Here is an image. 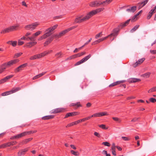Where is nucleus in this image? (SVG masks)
Returning a JSON list of instances; mask_svg holds the SVG:
<instances>
[{
    "label": "nucleus",
    "instance_id": "obj_1",
    "mask_svg": "<svg viewBox=\"0 0 156 156\" xmlns=\"http://www.w3.org/2000/svg\"><path fill=\"white\" fill-rule=\"evenodd\" d=\"M19 26H10L7 28L5 29L1 32V34H4L6 33H9L14 31L16 30H18V28Z\"/></svg>",
    "mask_w": 156,
    "mask_h": 156
},
{
    "label": "nucleus",
    "instance_id": "obj_2",
    "mask_svg": "<svg viewBox=\"0 0 156 156\" xmlns=\"http://www.w3.org/2000/svg\"><path fill=\"white\" fill-rule=\"evenodd\" d=\"M39 24L38 23L35 22L31 24L27 25L25 27V28L27 30H33L35 29Z\"/></svg>",
    "mask_w": 156,
    "mask_h": 156
},
{
    "label": "nucleus",
    "instance_id": "obj_3",
    "mask_svg": "<svg viewBox=\"0 0 156 156\" xmlns=\"http://www.w3.org/2000/svg\"><path fill=\"white\" fill-rule=\"evenodd\" d=\"M97 13L98 9H96L92 10L87 13L84 18L85 19H86V20L90 18L91 17L97 14Z\"/></svg>",
    "mask_w": 156,
    "mask_h": 156
},
{
    "label": "nucleus",
    "instance_id": "obj_4",
    "mask_svg": "<svg viewBox=\"0 0 156 156\" xmlns=\"http://www.w3.org/2000/svg\"><path fill=\"white\" fill-rule=\"evenodd\" d=\"M91 55L89 54L88 55L85 56V57L82 58L81 60L76 62L75 64V66H76L79 65L88 60L91 57Z\"/></svg>",
    "mask_w": 156,
    "mask_h": 156
},
{
    "label": "nucleus",
    "instance_id": "obj_5",
    "mask_svg": "<svg viewBox=\"0 0 156 156\" xmlns=\"http://www.w3.org/2000/svg\"><path fill=\"white\" fill-rule=\"evenodd\" d=\"M27 66L28 64L27 63H25L23 64L15 69H14V72L15 73L19 72L20 71L23 70Z\"/></svg>",
    "mask_w": 156,
    "mask_h": 156
},
{
    "label": "nucleus",
    "instance_id": "obj_6",
    "mask_svg": "<svg viewBox=\"0 0 156 156\" xmlns=\"http://www.w3.org/2000/svg\"><path fill=\"white\" fill-rule=\"evenodd\" d=\"M65 109L64 108H58L51 110V114H56L60 113L65 111Z\"/></svg>",
    "mask_w": 156,
    "mask_h": 156
},
{
    "label": "nucleus",
    "instance_id": "obj_7",
    "mask_svg": "<svg viewBox=\"0 0 156 156\" xmlns=\"http://www.w3.org/2000/svg\"><path fill=\"white\" fill-rule=\"evenodd\" d=\"M79 113V112H76L68 113L65 115L64 119H66L69 117L73 116L78 115Z\"/></svg>",
    "mask_w": 156,
    "mask_h": 156
},
{
    "label": "nucleus",
    "instance_id": "obj_8",
    "mask_svg": "<svg viewBox=\"0 0 156 156\" xmlns=\"http://www.w3.org/2000/svg\"><path fill=\"white\" fill-rule=\"evenodd\" d=\"M19 61V60L18 59L11 60L6 63V64L8 67H10L18 62Z\"/></svg>",
    "mask_w": 156,
    "mask_h": 156
},
{
    "label": "nucleus",
    "instance_id": "obj_9",
    "mask_svg": "<svg viewBox=\"0 0 156 156\" xmlns=\"http://www.w3.org/2000/svg\"><path fill=\"white\" fill-rule=\"evenodd\" d=\"M145 58H142L140 59H139L138 61L136 62L133 65V66L134 67H136L138 66V65L142 63L145 60Z\"/></svg>",
    "mask_w": 156,
    "mask_h": 156
},
{
    "label": "nucleus",
    "instance_id": "obj_10",
    "mask_svg": "<svg viewBox=\"0 0 156 156\" xmlns=\"http://www.w3.org/2000/svg\"><path fill=\"white\" fill-rule=\"evenodd\" d=\"M121 28H119L118 27H118L116 28L115 29H114L113 30V32L110 35H108L109 37H111L112 36H116L118 34V33L119 32V30L121 29Z\"/></svg>",
    "mask_w": 156,
    "mask_h": 156
},
{
    "label": "nucleus",
    "instance_id": "obj_11",
    "mask_svg": "<svg viewBox=\"0 0 156 156\" xmlns=\"http://www.w3.org/2000/svg\"><path fill=\"white\" fill-rule=\"evenodd\" d=\"M13 76V75H10L6 76L0 80V84L4 83L7 80Z\"/></svg>",
    "mask_w": 156,
    "mask_h": 156
},
{
    "label": "nucleus",
    "instance_id": "obj_12",
    "mask_svg": "<svg viewBox=\"0 0 156 156\" xmlns=\"http://www.w3.org/2000/svg\"><path fill=\"white\" fill-rule=\"evenodd\" d=\"M140 81L141 80L140 79L134 78H130L128 80V82L129 83H135Z\"/></svg>",
    "mask_w": 156,
    "mask_h": 156
},
{
    "label": "nucleus",
    "instance_id": "obj_13",
    "mask_svg": "<svg viewBox=\"0 0 156 156\" xmlns=\"http://www.w3.org/2000/svg\"><path fill=\"white\" fill-rule=\"evenodd\" d=\"M126 81L125 80H121V81H116V82L110 84L109 85V87H114L115 86H116L120 84L123 83H124Z\"/></svg>",
    "mask_w": 156,
    "mask_h": 156
},
{
    "label": "nucleus",
    "instance_id": "obj_14",
    "mask_svg": "<svg viewBox=\"0 0 156 156\" xmlns=\"http://www.w3.org/2000/svg\"><path fill=\"white\" fill-rule=\"evenodd\" d=\"M130 20V19H129L124 23H121L118 26V27L121 28H122L126 26L129 24Z\"/></svg>",
    "mask_w": 156,
    "mask_h": 156
},
{
    "label": "nucleus",
    "instance_id": "obj_15",
    "mask_svg": "<svg viewBox=\"0 0 156 156\" xmlns=\"http://www.w3.org/2000/svg\"><path fill=\"white\" fill-rule=\"evenodd\" d=\"M28 151V149L27 148H25L24 149H22L20 150L18 153V156H22L23 155H24L26 154V152Z\"/></svg>",
    "mask_w": 156,
    "mask_h": 156
},
{
    "label": "nucleus",
    "instance_id": "obj_16",
    "mask_svg": "<svg viewBox=\"0 0 156 156\" xmlns=\"http://www.w3.org/2000/svg\"><path fill=\"white\" fill-rule=\"evenodd\" d=\"M53 35L51 36L50 37L48 38L47 41L44 42V46H45L50 44L53 41Z\"/></svg>",
    "mask_w": 156,
    "mask_h": 156
},
{
    "label": "nucleus",
    "instance_id": "obj_17",
    "mask_svg": "<svg viewBox=\"0 0 156 156\" xmlns=\"http://www.w3.org/2000/svg\"><path fill=\"white\" fill-rule=\"evenodd\" d=\"M37 43V42L34 41L27 43L25 45V47L30 48L34 45L36 44Z\"/></svg>",
    "mask_w": 156,
    "mask_h": 156
},
{
    "label": "nucleus",
    "instance_id": "obj_18",
    "mask_svg": "<svg viewBox=\"0 0 156 156\" xmlns=\"http://www.w3.org/2000/svg\"><path fill=\"white\" fill-rule=\"evenodd\" d=\"M86 21L84 17L83 18H81V17H78L76 18L75 20V22L76 23H81Z\"/></svg>",
    "mask_w": 156,
    "mask_h": 156
},
{
    "label": "nucleus",
    "instance_id": "obj_19",
    "mask_svg": "<svg viewBox=\"0 0 156 156\" xmlns=\"http://www.w3.org/2000/svg\"><path fill=\"white\" fill-rule=\"evenodd\" d=\"M42 57L41 54H38L31 56L30 59L31 60H34L35 59L39 58Z\"/></svg>",
    "mask_w": 156,
    "mask_h": 156
},
{
    "label": "nucleus",
    "instance_id": "obj_20",
    "mask_svg": "<svg viewBox=\"0 0 156 156\" xmlns=\"http://www.w3.org/2000/svg\"><path fill=\"white\" fill-rule=\"evenodd\" d=\"M54 30L53 28L52 27H50L46 30V34H48V37L50 36L51 34V32Z\"/></svg>",
    "mask_w": 156,
    "mask_h": 156
},
{
    "label": "nucleus",
    "instance_id": "obj_21",
    "mask_svg": "<svg viewBox=\"0 0 156 156\" xmlns=\"http://www.w3.org/2000/svg\"><path fill=\"white\" fill-rule=\"evenodd\" d=\"M37 132V130L30 131L24 132L22 133L23 136H25L27 135H30L32 133H34Z\"/></svg>",
    "mask_w": 156,
    "mask_h": 156
},
{
    "label": "nucleus",
    "instance_id": "obj_22",
    "mask_svg": "<svg viewBox=\"0 0 156 156\" xmlns=\"http://www.w3.org/2000/svg\"><path fill=\"white\" fill-rule=\"evenodd\" d=\"M52 52V50H48V51H46L42 53H41V55L42 57H43L44 56L48 55L51 53Z\"/></svg>",
    "mask_w": 156,
    "mask_h": 156
},
{
    "label": "nucleus",
    "instance_id": "obj_23",
    "mask_svg": "<svg viewBox=\"0 0 156 156\" xmlns=\"http://www.w3.org/2000/svg\"><path fill=\"white\" fill-rule=\"evenodd\" d=\"M54 117V115H47L42 118V119L44 120H49L53 119Z\"/></svg>",
    "mask_w": 156,
    "mask_h": 156
},
{
    "label": "nucleus",
    "instance_id": "obj_24",
    "mask_svg": "<svg viewBox=\"0 0 156 156\" xmlns=\"http://www.w3.org/2000/svg\"><path fill=\"white\" fill-rule=\"evenodd\" d=\"M7 67H8V66H7L6 63L2 64L0 68V71L1 72V73H2Z\"/></svg>",
    "mask_w": 156,
    "mask_h": 156
},
{
    "label": "nucleus",
    "instance_id": "obj_25",
    "mask_svg": "<svg viewBox=\"0 0 156 156\" xmlns=\"http://www.w3.org/2000/svg\"><path fill=\"white\" fill-rule=\"evenodd\" d=\"M136 10V6H133L130 9H126V11L128 12H134Z\"/></svg>",
    "mask_w": 156,
    "mask_h": 156
},
{
    "label": "nucleus",
    "instance_id": "obj_26",
    "mask_svg": "<svg viewBox=\"0 0 156 156\" xmlns=\"http://www.w3.org/2000/svg\"><path fill=\"white\" fill-rule=\"evenodd\" d=\"M22 137H23L22 133L18 134L16 135L12 136L10 138L11 139H18Z\"/></svg>",
    "mask_w": 156,
    "mask_h": 156
},
{
    "label": "nucleus",
    "instance_id": "obj_27",
    "mask_svg": "<svg viewBox=\"0 0 156 156\" xmlns=\"http://www.w3.org/2000/svg\"><path fill=\"white\" fill-rule=\"evenodd\" d=\"M7 44L12 45L13 47H15L17 44L16 41H9L7 42Z\"/></svg>",
    "mask_w": 156,
    "mask_h": 156
},
{
    "label": "nucleus",
    "instance_id": "obj_28",
    "mask_svg": "<svg viewBox=\"0 0 156 156\" xmlns=\"http://www.w3.org/2000/svg\"><path fill=\"white\" fill-rule=\"evenodd\" d=\"M89 5L90 7H95L97 5L98 2L97 1H95L94 2H91L89 3Z\"/></svg>",
    "mask_w": 156,
    "mask_h": 156
},
{
    "label": "nucleus",
    "instance_id": "obj_29",
    "mask_svg": "<svg viewBox=\"0 0 156 156\" xmlns=\"http://www.w3.org/2000/svg\"><path fill=\"white\" fill-rule=\"evenodd\" d=\"M154 10L152 9L149 12L148 15L147 16V19L148 20L150 19L152 16L153 13H154Z\"/></svg>",
    "mask_w": 156,
    "mask_h": 156
},
{
    "label": "nucleus",
    "instance_id": "obj_30",
    "mask_svg": "<svg viewBox=\"0 0 156 156\" xmlns=\"http://www.w3.org/2000/svg\"><path fill=\"white\" fill-rule=\"evenodd\" d=\"M48 34L45 33L42 36L40 37L38 39L39 41H41L43 39H45L48 37Z\"/></svg>",
    "mask_w": 156,
    "mask_h": 156
},
{
    "label": "nucleus",
    "instance_id": "obj_31",
    "mask_svg": "<svg viewBox=\"0 0 156 156\" xmlns=\"http://www.w3.org/2000/svg\"><path fill=\"white\" fill-rule=\"evenodd\" d=\"M108 115V113L106 112H98V117L102 116L104 115Z\"/></svg>",
    "mask_w": 156,
    "mask_h": 156
},
{
    "label": "nucleus",
    "instance_id": "obj_32",
    "mask_svg": "<svg viewBox=\"0 0 156 156\" xmlns=\"http://www.w3.org/2000/svg\"><path fill=\"white\" fill-rule=\"evenodd\" d=\"M70 106H76L77 107H80L82 106L80 104V102H77L76 103H71L70 104Z\"/></svg>",
    "mask_w": 156,
    "mask_h": 156
},
{
    "label": "nucleus",
    "instance_id": "obj_33",
    "mask_svg": "<svg viewBox=\"0 0 156 156\" xmlns=\"http://www.w3.org/2000/svg\"><path fill=\"white\" fill-rule=\"evenodd\" d=\"M45 73H41L37 75H36L33 78V79L35 80L38 78H39L44 75L45 74Z\"/></svg>",
    "mask_w": 156,
    "mask_h": 156
},
{
    "label": "nucleus",
    "instance_id": "obj_34",
    "mask_svg": "<svg viewBox=\"0 0 156 156\" xmlns=\"http://www.w3.org/2000/svg\"><path fill=\"white\" fill-rule=\"evenodd\" d=\"M21 89V88L20 87H16L15 88H13L11 90L12 94L15 93L18 91L20 90Z\"/></svg>",
    "mask_w": 156,
    "mask_h": 156
},
{
    "label": "nucleus",
    "instance_id": "obj_35",
    "mask_svg": "<svg viewBox=\"0 0 156 156\" xmlns=\"http://www.w3.org/2000/svg\"><path fill=\"white\" fill-rule=\"evenodd\" d=\"M139 25H137L135 26L131 30L130 32L131 33H133L139 27Z\"/></svg>",
    "mask_w": 156,
    "mask_h": 156
},
{
    "label": "nucleus",
    "instance_id": "obj_36",
    "mask_svg": "<svg viewBox=\"0 0 156 156\" xmlns=\"http://www.w3.org/2000/svg\"><path fill=\"white\" fill-rule=\"evenodd\" d=\"M11 90L7 91L2 93L1 94V95L2 96H5L6 95H9L11 94H12Z\"/></svg>",
    "mask_w": 156,
    "mask_h": 156
},
{
    "label": "nucleus",
    "instance_id": "obj_37",
    "mask_svg": "<svg viewBox=\"0 0 156 156\" xmlns=\"http://www.w3.org/2000/svg\"><path fill=\"white\" fill-rule=\"evenodd\" d=\"M33 139L32 138H30L27 139H26L24 140L23 141V144H26L28 142L31 141Z\"/></svg>",
    "mask_w": 156,
    "mask_h": 156
},
{
    "label": "nucleus",
    "instance_id": "obj_38",
    "mask_svg": "<svg viewBox=\"0 0 156 156\" xmlns=\"http://www.w3.org/2000/svg\"><path fill=\"white\" fill-rule=\"evenodd\" d=\"M70 152L72 154L75 156H79L80 155V153L78 151H75L73 150H71Z\"/></svg>",
    "mask_w": 156,
    "mask_h": 156
},
{
    "label": "nucleus",
    "instance_id": "obj_39",
    "mask_svg": "<svg viewBox=\"0 0 156 156\" xmlns=\"http://www.w3.org/2000/svg\"><path fill=\"white\" fill-rule=\"evenodd\" d=\"M62 55V53L61 52H59L55 55V56L57 58H60L61 57V55Z\"/></svg>",
    "mask_w": 156,
    "mask_h": 156
},
{
    "label": "nucleus",
    "instance_id": "obj_40",
    "mask_svg": "<svg viewBox=\"0 0 156 156\" xmlns=\"http://www.w3.org/2000/svg\"><path fill=\"white\" fill-rule=\"evenodd\" d=\"M77 27L76 26H74L72 27H69L66 29V31L67 32H68L69 31H70V30L76 28Z\"/></svg>",
    "mask_w": 156,
    "mask_h": 156
},
{
    "label": "nucleus",
    "instance_id": "obj_41",
    "mask_svg": "<svg viewBox=\"0 0 156 156\" xmlns=\"http://www.w3.org/2000/svg\"><path fill=\"white\" fill-rule=\"evenodd\" d=\"M108 37H109V36L108 35V36L105 37L104 38H101L98 39V43L100 42L107 39Z\"/></svg>",
    "mask_w": 156,
    "mask_h": 156
},
{
    "label": "nucleus",
    "instance_id": "obj_42",
    "mask_svg": "<svg viewBox=\"0 0 156 156\" xmlns=\"http://www.w3.org/2000/svg\"><path fill=\"white\" fill-rule=\"evenodd\" d=\"M98 126L103 129H108V128L106 127L105 125L104 124L98 125Z\"/></svg>",
    "mask_w": 156,
    "mask_h": 156
},
{
    "label": "nucleus",
    "instance_id": "obj_43",
    "mask_svg": "<svg viewBox=\"0 0 156 156\" xmlns=\"http://www.w3.org/2000/svg\"><path fill=\"white\" fill-rule=\"evenodd\" d=\"M28 38V41L30 40L31 41H34L35 40V37L33 35H32V36L31 37H27Z\"/></svg>",
    "mask_w": 156,
    "mask_h": 156
},
{
    "label": "nucleus",
    "instance_id": "obj_44",
    "mask_svg": "<svg viewBox=\"0 0 156 156\" xmlns=\"http://www.w3.org/2000/svg\"><path fill=\"white\" fill-rule=\"evenodd\" d=\"M86 54L85 51H83L82 52L79 53L77 54L78 57H80L82 55H85Z\"/></svg>",
    "mask_w": 156,
    "mask_h": 156
},
{
    "label": "nucleus",
    "instance_id": "obj_45",
    "mask_svg": "<svg viewBox=\"0 0 156 156\" xmlns=\"http://www.w3.org/2000/svg\"><path fill=\"white\" fill-rule=\"evenodd\" d=\"M112 119L118 122H121V119L117 117H113Z\"/></svg>",
    "mask_w": 156,
    "mask_h": 156
},
{
    "label": "nucleus",
    "instance_id": "obj_46",
    "mask_svg": "<svg viewBox=\"0 0 156 156\" xmlns=\"http://www.w3.org/2000/svg\"><path fill=\"white\" fill-rule=\"evenodd\" d=\"M76 125V123L75 122H71L68 124L66 126V127H69L75 125Z\"/></svg>",
    "mask_w": 156,
    "mask_h": 156
},
{
    "label": "nucleus",
    "instance_id": "obj_47",
    "mask_svg": "<svg viewBox=\"0 0 156 156\" xmlns=\"http://www.w3.org/2000/svg\"><path fill=\"white\" fill-rule=\"evenodd\" d=\"M149 0H145L142 2H140L141 4H143L142 6H145L148 2Z\"/></svg>",
    "mask_w": 156,
    "mask_h": 156
},
{
    "label": "nucleus",
    "instance_id": "obj_48",
    "mask_svg": "<svg viewBox=\"0 0 156 156\" xmlns=\"http://www.w3.org/2000/svg\"><path fill=\"white\" fill-rule=\"evenodd\" d=\"M42 32L41 31H38L33 34L34 36L35 37H36L38 36Z\"/></svg>",
    "mask_w": 156,
    "mask_h": 156
},
{
    "label": "nucleus",
    "instance_id": "obj_49",
    "mask_svg": "<svg viewBox=\"0 0 156 156\" xmlns=\"http://www.w3.org/2000/svg\"><path fill=\"white\" fill-rule=\"evenodd\" d=\"M102 144L108 147H109L110 145V143L108 142H103L102 143Z\"/></svg>",
    "mask_w": 156,
    "mask_h": 156
},
{
    "label": "nucleus",
    "instance_id": "obj_50",
    "mask_svg": "<svg viewBox=\"0 0 156 156\" xmlns=\"http://www.w3.org/2000/svg\"><path fill=\"white\" fill-rule=\"evenodd\" d=\"M140 119V117H138V118L135 117V118H133L131 120V122H135L136 121H138V120Z\"/></svg>",
    "mask_w": 156,
    "mask_h": 156
},
{
    "label": "nucleus",
    "instance_id": "obj_51",
    "mask_svg": "<svg viewBox=\"0 0 156 156\" xmlns=\"http://www.w3.org/2000/svg\"><path fill=\"white\" fill-rule=\"evenodd\" d=\"M149 101L151 102L154 103L156 102V99L154 98H151L149 99Z\"/></svg>",
    "mask_w": 156,
    "mask_h": 156
},
{
    "label": "nucleus",
    "instance_id": "obj_52",
    "mask_svg": "<svg viewBox=\"0 0 156 156\" xmlns=\"http://www.w3.org/2000/svg\"><path fill=\"white\" fill-rule=\"evenodd\" d=\"M22 53L20 52L16 53L14 56L15 58H17L20 57L21 55L22 54Z\"/></svg>",
    "mask_w": 156,
    "mask_h": 156
},
{
    "label": "nucleus",
    "instance_id": "obj_53",
    "mask_svg": "<svg viewBox=\"0 0 156 156\" xmlns=\"http://www.w3.org/2000/svg\"><path fill=\"white\" fill-rule=\"evenodd\" d=\"M150 74V73H144L143 75V76L144 77H146V78H148L149 77Z\"/></svg>",
    "mask_w": 156,
    "mask_h": 156
},
{
    "label": "nucleus",
    "instance_id": "obj_54",
    "mask_svg": "<svg viewBox=\"0 0 156 156\" xmlns=\"http://www.w3.org/2000/svg\"><path fill=\"white\" fill-rule=\"evenodd\" d=\"M67 33V32L66 31V30H65L62 31V32H60L59 33V34L61 35V37H62V36L63 35H64V34H66Z\"/></svg>",
    "mask_w": 156,
    "mask_h": 156
},
{
    "label": "nucleus",
    "instance_id": "obj_55",
    "mask_svg": "<svg viewBox=\"0 0 156 156\" xmlns=\"http://www.w3.org/2000/svg\"><path fill=\"white\" fill-rule=\"evenodd\" d=\"M155 91L154 87H153L148 90V93H151Z\"/></svg>",
    "mask_w": 156,
    "mask_h": 156
},
{
    "label": "nucleus",
    "instance_id": "obj_56",
    "mask_svg": "<svg viewBox=\"0 0 156 156\" xmlns=\"http://www.w3.org/2000/svg\"><path fill=\"white\" fill-rule=\"evenodd\" d=\"M143 4H140V2L138 3V4L137 5V6H138V8L139 9H141L142 7H143L144 6H142Z\"/></svg>",
    "mask_w": 156,
    "mask_h": 156
},
{
    "label": "nucleus",
    "instance_id": "obj_57",
    "mask_svg": "<svg viewBox=\"0 0 156 156\" xmlns=\"http://www.w3.org/2000/svg\"><path fill=\"white\" fill-rule=\"evenodd\" d=\"M24 43V42L23 41H21L20 40H19L18 41V45H22Z\"/></svg>",
    "mask_w": 156,
    "mask_h": 156
},
{
    "label": "nucleus",
    "instance_id": "obj_58",
    "mask_svg": "<svg viewBox=\"0 0 156 156\" xmlns=\"http://www.w3.org/2000/svg\"><path fill=\"white\" fill-rule=\"evenodd\" d=\"M0 146L1 149L4 148L6 147L5 143L0 145Z\"/></svg>",
    "mask_w": 156,
    "mask_h": 156
},
{
    "label": "nucleus",
    "instance_id": "obj_59",
    "mask_svg": "<svg viewBox=\"0 0 156 156\" xmlns=\"http://www.w3.org/2000/svg\"><path fill=\"white\" fill-rule=\"evenodd\" d=\"M21 40H26L27 41H28V38H27V37L26 36H23L21 38Z\"/></svg>",
    "mask_w": 156,
    "mask_h": 156
},
{
    "label": "nucleus",
    "instance_id": "obj_60",
    "mask_svg": "<svg viewBox=\"0 0 156 156\" xmlns=\"http://www.w3.org/2000/svg\"><path fill=\"white\" fill-rule=\"evenodd\" d=\"M71 56L72 57V58L73 59L78 57L77 54L72 55H71Z\"/></svg>",
    "mask_w": 156,
    "mask_h": 156
},
{
    "label": "nucleus",
    "instance_id": "obj_61",
    "mask_svg": "<svg viewBox=\"0 0 156 156\" xmlns=\"http://www.w3.org/2000/svg\"><path fill=\"white\" fill-rule=\"evenodd\" d=\"M104 9V8L103 7H101L98 8V12H101L103 11Z\"/></svg>",
    "mask_w": 156,
    "mask_h": 156
},
{
    "label": "nucleus",
    "instance_id": "obj_62",
    "mask_svg": "<svg viewBox=\"0 0 156 156\" xmlns=\"http://www.w3.org/2000/svg\"><path fill=\"white\" fill-rule=\"evenodd\" d=\"M5 144L6 145V147H10L11 146L10 142H9Z\"/></svg>",
    "mask_w": 156,
    "mask_h": 156
},
{
    "label": "nucleus",
    "instance_id": "obj_63",
    "mask_svg": "<svg viewBox=\"0 0 156 156\" xmlns=\"http://www.w3.org/2000/svg\"><path fill=\"white\" fill-rule=\"evenodd\" d=\"M122 138L124 140H129V139L128 137H125V136H122Z\"/></svg>",
    "mask_w": 156,
    "mask_h": 156
},
{
    "label": "nucleus",
    "instance_id": "obj_64",
    "mask_svg": "<svg viewBox=\"0 0 156 156\" xmlns=\"http://www.w3.org/2000/svg\"><path fill=\"white\" fill-rule=\"evenodd\" d=\"M150 52L153 54H156V50H151Z\"/></svg>",
    "mask_w": 156,
    "mask_h": 156
}]
</instances>
